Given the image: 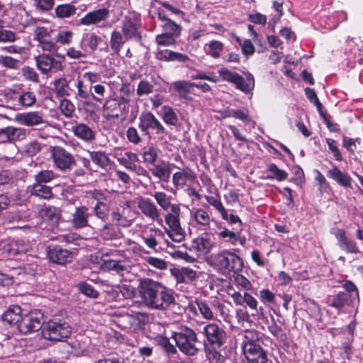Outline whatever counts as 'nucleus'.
<instances>
[{
    "label": "nucleus",
    "instance_id": "obj_13",
    "mask_svg": "<svg viewBox=\"0 0 363 363\" xmlns=\"http://www.w3.org/2000/svg\"><path fill=\"white\" fill-rule=\"evenodd\" d=\"M29 249V243L23 240L4 241L0 245V253L4 257H12L26 253Z\"/></svg>",
    "mask_w": 363,
    "mask_h": 363
},
{
    "label": "nucleus",
    "instance_id": "obj_46",
    "mask_svg": "<svg viewBox=\"0 0 363 363\" xmlns=\"http://www.w3.org/2000/svg\"><path fill=\"white\" fill-rule=\"evenodd\" d=\"M91 211L92 214L94 213V216L101 220H104L108 213V207L107 203L104 201L96 202V204Z\"/></svg>",
    "mask_w": 363,
    "mask_h": 363
},
{
    "label": "nucleus",
    "instance_id": "obj_16",
    "mask_svg": "<svg viewBox=\"0 0 363 363\" xmlns=\"http://www.w3.org/2000/svg\"><path fill=\"white\" fill-rule=\"evenodd\" d=\"M46 252L52 262L61 265L72 262L73 258L72 252L67 249H62L60 246L53 247L48 246L46 248Z\"/></svg>",
    "mask_w": 363,
    "mask_h": 363
},
{
    "label": "nucleus",
    "instance_id": "obj_37",
    "mask_svg": "<svg viewBox=\"0 0 363 363\" xmlns=\"http://www.w3.org/2000/svg\"><path fill=\"white\" fill-rule=\"evenodd\" d=\"M40 214L44 219L50 221L52 224L57 223L60 217V210L54 206H45L41 209Z\"/></svg>",
    "mask_w": 363,
    "mask_h": 363
},
{
    "label": "nucleus",
    "instance_id": "obj_8",
    "mask_svg": "<svg viewBox=\"0 0 363 363\" xmlns=\"http://www.w3.org/2000/svg\"><path fill=\"white\" fill-rule=\"evenodd\" d=\"M43 323V314L40 311L34 310L22 315L18 329L21 334L26 335L38 331Z\"/></svg>",
    "mask_w": 363,
    "mask_h": 363
},
{
    "label": "nucleus",
    "instance_id": "obj_34",
    "mask_svg": "<svg viewBox=\"0 0 363 363\" xmlns=\"http://www.w3.org/2000/svg\"><path fill=\"white\" fill-rule=\"evenodd\" d=\"M192 247L202 253H208L213 247V243L208 238L198 237L193 240Z\"/></svg>",
    "mask_w": 363,
    "mask_h": 363
},
{
    "label": "nucleus",
    "instance_id": "obj_18",
    "mask_svg": "<svg viewBox=\"0 0 363 363\" xmlns=\"http://www.w3.org/2000/svg\"><path fill=\"white\" fill-rule=\"evenodd\" d=\"M140 23L137 18L125 17L123 21L122 32L126 40L135 39L137 41L141 40L139 32Z\"/></svg>",
    "mask_w": 363,
    "mask_h": 363
},
{
    "label": "nucleus",
    "instance_id": "obj_29",
    "mask_svg": "<svg viewBox=\"0 0 363 363\" xmlns=\"http://www.w3.org/2000/svg\"><path fill=\"white\" fill-rule=\"evenodd\" d=\"M22 315V308L19 306L13 305L4 313L1 319L10 325H19Z\"/></svg>",
    "mask_w": 363,
    "mask_h": 363
},
{
    "label": "nucleus",
    "instance_id": "obj_47",
    "mask_svg": "<svg viewBox=\"0 0 363 363\" xmlns=\"http://www.w3.org/2000/svg\"><path fill=\"white\" fill-rule=\"evenodd\" d=\"M76 87L77 89V96L83 100H90L91 97V86L88 89L84 86V82L81 79H77Z\"/></svg>",
    "mask_w": 363,
    "mask_h": 363
},
{
    "label": "nucleus",
    "instance_id": "obj_19",
    "mask_svg": "<svg viewBox=\"0 0 363 363\" xmlns=\"http://www.w3.org/2000/svg\"><path fill=\"white\" fill-rule=\"evenodd\" d=\"M27 135V131L23 128L8 126L0 129V143L23 140Z\"/></svg>",
    "mask_w": 363,
    "mask_h": 363
},
{
    "label": "nucleus",
    "instance_id": "obj_9",
    "mask_svg": "<svg viewBox=\"0 0 363 363\" xmlns=\"http://www.w3.org/2000/svg\"><path fill=\"white\" fill-rule=\"evenodd\" d=\"M138 127L143 135L148 138H150L152 134L160 135L166 133L164 126L151 112L140 114Z\"/></svg>",
    "mask_w": 363,
    "mask_h": 363
},
{
    "label": "nucleus",
    "instance_id": "obj_14",
    "mask_svg": "<svg viewBox=\"0 0 363 363\" xmlns=\"http://www.w3.org/2000/svg\"><path fill=\"white\" fill-rule=\"evenodd\" d=\"M137 205L138 209L146 218L158 223L162 222L160 209L151 199L140 196L137 200Z\"/></svg>",
    "mask_w": 363,
    "mask_h": 363
},
{
    "label": "nucleus",
    "instance_id": "obj_1",
    "mask_svg": "<svg viewBox=\"0 0 363 363\" xmlns=\"http://www.w3.org/2000/svg\"><path fill=\"white\" fill-rule=\"evenodd\" d=\"M138 292L143 302L149 308L167 310L175 303V298L165 286L150 278L140 280Z\"/></svg>",
    "mask_w": 363,
    "mask_h": 363
},
{
    "label": "nucleus",
    "instance_id": "obj_2",
    "mask_svg": "<svg viewBox=\"0 0 363 363\" xmlns=\"http://www.w3.org/2000/svg\"><path fill=\"white\" fill-rule=\"evenodd\" d=\"M205 337L204 351L209 359L218 360L220 354L216 350L222 347L227 342L228 334L225 327L220 323H208L201 332Z\"/></svg>",
    "mask_w": 363,
    "mask_h": 363
},
{
    "label": "nucleus",
    "instance_id": "obj_20",
    "mask_svg": "<svg viewBox=\"0 0 363 363\" xmlns=\"http://www.w3.org/2000/svg\"><path fill=\"white\" fill-rule=\"evenodd\" d=\"M109 17V11L107 9H100L87 13L80 19V23L84 26L98 24L105 21Z\"/></svg>",
    "mask_w": 363,
    "mask_h": 363
},
{
    "label": "nucleus",
    "instance_id": "obj_57",
    "mask_svg": "<svg viewBox=\"0 0 363 363\" xmlns=\"http://www.w3.org/2000/svg\"><path fill=\"white\" fill-rule=\"evenodd\" d=\"M60 108L67 117L71 116L75 109L74 104L66 99H60Z\"/></svg>",
    "mask_w": 363,
    "mask_h": 363
},
{
    "label": "nucleus",
    "instance_id": "obj_61",
    "mask_svg": "<svg viewBox=\"0 0 363 363\" xmlns=\"http://www.w3.org/2000/svg\"><path fill=\"white\" fill-rule=\"evenodd\" d=\"M232 117L239 119L245 124H248L250 121V118L248 111L245 109H233L231 111Z\"/></svg>",
    "mask_w": 363,
    "mask_h": 363
},
{
    "label": "nucleus",
    "instance_id": "obj_15",
    "mask_svg": "<svg viewBox=\"0 0 363 363\" xmlns=\"http://www.w3.org/2000/svg\"><path fill=\"white\" fill-rule=\"evenodd\" d=\"M337 240L339 247L347 253L357 254L360 251L357 242L346 235V231L341 228H333L331 232Z\"/></svg>",
    "mask_w": 363,
    "mask_h": 363
},
{
    "label": "nucleus",
    "instance_id": "obj_3",
    "mask_svg": "<svg viewBox=\"0 0 363 363\" xmlns=\"http://www.w3.org/2000/svg\"><path fill=\"white\" fill-rule=\"evenodd\" d=\"M207 263L223 273L241 272L244 267L242 259L235 253L223 250L206 258Z\"/></svg>",
    "mask_w": 363,
    "mask_h": 363
},
{
    "label": "nucleus",
    "instance_id": "obj_4",
    "mask_svg": "<svg viewBox=\"0 0 363 363\" xmlns=\"http://www.w3.org/2000/svg\"><path fill=\"white\" fill-rule=\"evenodd\" d=\"M171 337L182 353L189 356L198 353L199 349L197 345L199 342L197 334L192 328L182 325L177 331L172 332Z\"/></svg>",
    "mask_w": 363,
    "mask_h": 363
},
{
    "label": "nucleus",
    "instance_id": "obj_33",
    "mask_svg": "<svg viewBox=\"0 0 363 363\" xmlns=\"http://www.w3.org/2000/svg\"><path fill=\"white\" fill-rule=\"evenodd\" d=\"M91 160L99 167L106 169L111 165V159L104 151L89 152Z\"/></svg>",
    "mask_w": 363,
    "mask_h": 363
},
{
    "label": "nucleus",
    "instance_id": "obj_28",
    "mask_svg": "<svg viewBox=\"0 0 363 363\" xmlns=\"http://www.w3.org/2000/svg\"><path fill=\"white\" fill-rule=\"evenodd\" d=\"M327 176L342 187L347 188L352 185L351 177L348 174L342 172L337 166H333L332 169H329Z\"/></svg>",
    "mask_w": 363,
    "mask_h": 363
},
{
    "label": "nucleus",
    "instance_id": "obj_11",
    "mask_svg": "<svg viewBox=\"0 0 363 363\" xmlns=\"http://www.w3.org/2000/svg\"><path fill=\"white\" fill-rule=\"evenodd\" d=\"M196 303L201 316L207 320H213L216 313L224 314L225 306L216 298L208 301L196 300Z\"/></svg>",
    "mask_w": 363,
    "mask_h": 363
},
{
    "label": "nucleus",
    "instance_id": "obj_53",
    "mask_svg": "<svg viewBox=\"0 0 363 363\" xmlns=\"http://www.w3.org/2000/svg\"><path fill=\"white\" fill-rule=\"evenodd\" d=\"M178 36L162 33L156 36V42L159 45L169 46L175 44V38Z\"/></svg>",
    "mask_w": 363,
    "mask_h": 363
},
{
    "label": "nucleus",
    "instance_id": "obj_7",
    "mask_svg": "<svg viewBox=\"0 0 363 363\" xmlns=\"http://www.w3.org/2000/svg\"><path fill=\"white\" fill-rule=\"evenodd\" d=\"M72 333L71 326L65 321H48L42 330L43 337L49 340L63 341Z\"/></svg>",
    "mask_w": 363,
    "mask_h": 363
},
{
    "label": "nucleus",
    "instance_id": "obj_59",
    "mask_svg": "<svg viewBox=\"0 0 363 363\" xmlns=\"http://www.w3.org/2000/svg\"><path fill=\"white\" fill-rule=\"evenodd\" d=\"M234 280L235 284L244 290H250L252 288L251 282L243 275L238 274V272L235 273Z\"/></svg>",
    "mask_w": 363,
    "mask_h": 363
},
{
    "label": "nucleus",
    "instance_id": "obj_25",
    "mask_svg": "<svg viewBox=\"0 0 363 363\" xmlns=\"http://www.w3.org/2000/svg\"><path fill=\"white\" fill-rule=\"evenodd\" d=\"M107 255H103L101 267L104 271H113L120 276H123L125 272H128V267L123 261L115 260L113 259H106Z\"/></svg>",
    "mask_w": 363,
    "mask_h": 363
},
{
    "label": "nucleus",
    "instance_id": "obj_44",
    "mask_svg": "<svg viewBox=\"0 0 363 363\" xmlns=\"http://www.w3.org/2000/svg\"><path fill=\"white\" fill-rule=\"evenodd\" d=\"M352 298V294L340 291L333 298L330 306L333 308L340 309L348 303L349 299Z\"/></svg>",
    "mask_w": 363,
    "mask_h": 363
},
{
    "label": "nucleus",
    "instance_id": "obj_60",
    "mask_svg": "<svg viewBox=\"0 0 363 363\" xmlns=\"http://www.w3.org/2000/svg\"><path fill=\"white\" fill-rule=\"evenodd\" d=\"M118 288L124 298L130 299L135 296V289L130 284H123Z\"/></svg>",
    "mask_w": 363,
    "mask_h": 363
},
{
    "label": "nucleus",
    "instance_id": "obj_35",
    "mask_svg": "<svg viewBox=\"0 0 363 363\" xmlns=\"http://www.w3.org/2000/svg\"><path fill=\"white\" fill-rule=\"evenodd\" d=\"M36 65L43 74L48 73L53 67V58L48 55H40L35 57Z\"/></svg>",
    "mask_w": 363,
    "mask_h": 363
},
{
    "label": "nucleus",
    "instance_id": "obj_63",
    "mask_svg": "<svg viewBox=\"0 0 363 363\" xmlns=\"http://www.w3.org/2000/svg\"><path fill=\"white\" fill-rule=\"evenodd\" d=\"M80 291L84 295L91 297L96 298L99 296V293L96 291L94 287L87 283H81L79 284Z\"/></svg>",
    "mask_w": 363,
    "mask_h": 363
},
{
    "label": "nucleus",
    "instance_id": "obj_17",
    "mask_svg": "<svg viewBox=\"0 0 363 363\" xmlns=\"http://www.w3.org/2000/svg\"><path fill=\"white\" fill-rule=\"evenodd\" d=\"M125 107L126 101L123 97L108 99L104 104V109L110 118H118Z\"/></svg>",
    "mask_w": 363,
    "mask_h": 363
},
{
    "label": "nucleus",
    "instance_id": "obj_56",
    "mask_svg": "<svg viewBox=\"0 0 363 363\" xmlns=\"http://www.w3.org/2000/svg\"><path fill=\"white\" fill-rule=\"evenodd\" d=\"M73 33L70 30H60L55 38L57 43L61 45H67L71 43Z\"/></svg>",
    "mask_w": 363,
    "mask_h": 363
},
{
    "label": "nucleus",
    "instance_id": "obj_38",
    "mask_svg": "<svg viewBox=\"0 0 363 363\" xmlns=\"http://www.w3.org/2000/svg\"><path fill=\"white\" fill-rule=\"evenodd\" d=\"M53 91L58 99L68 96V83L65 78H59L53 82Z\"/></svg>",
    "mask_w": 363,
    "mask_h": 363
},
{
    "label": "nucleus",
    "instance_id": "obj_30",
    "mask_svg": "<svg viewBox=\"0 0 363 363\" xmlns=\"http://www.w3.org/2000/svg\"><path fill=\"white\" fill-rule=\"evenodd\" d=\"M101 40V38L95 33H86L82 38L80 47L85 52H88L87 49H89L91 52H94L96 50Z\"/></svg>",
    "mask_w": 363,
    "mask_h": 363
},
{
    "label": "nucleus",
    "instance_id": "obj_26",
    "mask_svg": "<svg viewBox=\"0 0 363 363\" xmlns=\"http://www.w3.org/2000/svg\"><path fill=\"white\" fill-rule=\"evenodd\" d=\"M149 171L155 177L163 182L169 181L172 172L169 164L164 161L153 164Z\"/></svg>",
    "mask_w": 363,
    "mask_h": 363
},
{
    "label": "nucleus",
    "instance_id": "obj_58",
    "mask_svg": "<svg viewBox=\"0 0 363 363\" xmlns=\"http://www.w3.org/2000/svg\"><path fill=\"white\" fill-rule=\"evenodd\" d=\"M194 216L197 223L200 225H207L210 223V217L208 213L203 209L196 210Z\"/></svg>",
    "mask_w": 363,
    "mask_h": 363
},
{
    "label": "nucleus",
    "instance_id": "obj_12",
    "mask_svg": "<svg viewBox=\"0 0 363 363\" xmlns=\"http://www.w3.org/2000/svg\"><path fill=\"white\" fill-rule=\"evenodd\" d=\"M51 156L55 165L62 171L71 170L76 164L73 155L59 146L52 148Z\"/></svg>",
    "mask_w": 363,
    "mask_h": 363
},
{
    "label": "nucleus",
    "instance_id": "obj_49",
    "mask_svg": "<svg viewBox=\"0 0 363 363\" xmlns=\"http://www.w3.org/2000/svg\"><path fill=\"white\" fill-rule=\"evenodd\" d=\"M206 199L211 206H213L221 214L223 218L228 217V212L219 199L213 196H206Z\"/></svg>",
    "mask_w": 363,
    "mask_h": 363
},
{
    "label": "nucleus",
    "instance_id": "obj_32",
    "mask_svg": "<svg viewBox=\"0 0 363 363\" xmlns=\"http://www.w3.org/2000/svg\"><path fill=\"white\" fill-rule=\"evenodd\" d=\"M235 87L245 94L250 93L255 88V79L251 73H247L245 79L241 75L235 83Z\"/></svg>",
    "mask_w": 363,
    "mask_h": 363
},
{
    "label": "nucleus",
    "instance_id": "obj_23",
    "mask_svg": "<svg viewBox=\"0 0 363 363\" xmlns=\"http://www.w3.org/2000/svg\"><path fill=\"white\" fill-rule=\"evenodd\" d=\"M157 16L161 21V27L164 31L163 33L168 35L179 36L182 31V28L179 25L167 18L164 12L158 11Z\"/></svg>",
    "mask_w": 363,
    "mask_h": 363
},
{
    "label": "nucleus",
    "instance_id": "obj_50",
    "mask_svg": "<svg viewBox=\"0 0 363 363\" xmlns=\"http://www.w3.org/2000/svg\"><path fill=\"white\" fill-rule=\"evenodd\" d=\"M36 101L35 95L32 91H24L20 93L19 106H30Z\"/></svg>",
    "mask_w": 363,
    "mask_h": 363
},
{
    "label": "nucleus",
    "instance_id": "obj_6",
    "mask_svg": "<svg viewBox=\"0 0 363 363\" xmlns=\"http://www.w3.org/2000/svg\"><path fill=\"white\" fill-rule=\"evenodd\" d=\"M253 331H247L242 345L243 353L249 363H267V355L260 345L252 340Z\"/></svg>",
    "mask_w": 363,
    "mask_h": 363
},
{
    "label": "nucleus",
    "instance_id": "obj_45",
    "mask_svg": "<svg viewBox=\"0 0 363 363\" xmlns=\"http://www.w3.org/2000/svg\"><path fill=\"white\" fill-rule=\"evenodd\" d=\"M142 155L144 162L153 165L158 158V150L153 146H149L144 148Z\"/></svg>",
    "mask_w": 363,
    "mask_h": 363
},
{
    "label": "nucleus",
    "instance_id": "obj_10",
    "mask_svg": "<svg viewBox=\"0 0 363 363\" xmlns=\"http://www.w3.org/2000/svg\"><path fill=\"white\" fill-rule=\"evenodd\" d=\"M94 217L92 211L85 206H81L75 208L72 216L71 223L74 228L79 229L86 227L96 229L99 225L91 220Z\"/></svg>",
    "mask_w": 363,
    "mask_h": 363
},
{
    "label": "nucleus",
    "instance_id": "obj_55",
    "mask_svg": "<svg viewBox=\"0 0 363 363\" xmlns=\"http://www.w3.org/2000/svg\"><path fill=\"white\" fill-rule=\"evenodd\" d=\"M55 177V174L51 170H43L39 172L35 176L36 183H47L52 180Z\"/></svg>",
    "mask_w": 363,
    "mask_h": 363
},
{
    "label": "nucleus",
    "instance_id": "obj_31",
    "mask_svg": "<svg viewBox=\"0 0 363 363\" xmlns=\"http://www.w3.org/2000/svg\"><path fill=\"white\" fill-rule=\"evenodd\" d=\"M153 198L155 199L158 206L164 211H168L169 210L172 211L173 210V207L176 208L180 206V204L172 203V197L163 191H155L153 194Z\"/></svg>",
    "mask_w": 363,
    "mask_h": 363
},
{
    "label": "nucleus",
    "instance_id": "obj_42",
    "mask_svg": "<svg viewBox=\"0 0 363 363\" xmlns=\"http://www.w3.org/2000/svg\"><path fill=\"white\" fill-rule=\"evenodd\" d=\"M208 50H206L207 55H210L214 59H218L220 56V52L224 49V45L218 40H211L207 45Z\"/></svg>",
    "mask_w": 363,
    "mask_h": 363
},
{
    "label": "nucleus",
    "instance_id": "obj_27",
    "mask_svg": "<svg viewBox=\"0 0 363 363\" xmlns=\"http://www.w3.org/2000/svg\"><path fill=\"white\" fill-rule=\"evenodd\" d=\"M72 131L74 135L85 143H91L95 140V132L84 123H77L73 125Z\"/></svg>",
    "mask_w": 363,
    "mask_h": 363
},
{
    "label": "nucleus",
    "instance_id": "obj_41",
    "mask_svg": "<svg viewBox=\"0 0 363 363\" xmlns=\"http://www.w3.org/2000/svg\"><path fill=\"white\" fill-rule=\"evenodd\" d=\"M125 43V40L119 31L114 30L111 33L110 45L111 50L118 54L121 50L122 45Z\"/></svg>",
    "mask_w": 363,
    "mask_h": 363
},
{
    "label": "nucleus",
    "instance_id": "obj_40",
    "mask_svg": "<svg viewBox=\"0 0 363 363\" xmlns=\"http://www.w3.org/2000/svg\"><path fill=\"white\" fill-rule=\"evenodd\" d=\"M77 8L72 4H62L55 9L56 16L60 18H69L75 14Z\"/></svg>",
    "mask_w": 363,
    "mask_h": 363
},
{
    "label": "nucleus",
    "instance_id": "obj_5",
    "mask_svg": "<svg viewBox=\"0 0 363 363\" xmlns=\"http://www.w3.org/2000/svg\"><path fill=\"white\" fill-rule=\"evenodd\" d=\"M180 206L174 208L164 215V221L168 228H164V232L167 236L174 242H181L185 238V231L183 230L180 223Z\"/></svg>",
    "mask_w": 363,
    "mask_h": 363
},
{
    "label": "nucleus",
    "instance_id": "obj_43",
    "mask_svg": "<svg viewBox=\"0 0 363 363\" xmlns=\"http://www.w3.org/2000/svg\"><path fill=\"white\" fill-rule=\"evenodd\" d=\"M175 91L183 98H186L187 95L191 92V88L194 84L187 81H177L173 84Z\"/></svg>",
    "mask_w": 363,
    "mask_h": 363
},
{
    "label": "nucleus",
    "instance_id": "obj_36",
    "mask_svg": "<svg viewBox=\"0 0 363 363\" xmlns=\"http://www.w3.org/2000/svg\"><path fill=\"white\" fill-rule=\"evenodd\" d=\"M30 193L33 196L45 199H50L52 196L51 188L40 183L33 185Z\"/></svg>",
    "mask_w": 363,
    "mask_h": 363
},
{
    "label": "nucleus",
    "instance_id": "obj_54",
    "mask_svg": "<svg viewBox=\"0 0 363 363\" xmlns=\"http://www.w3.org/2000/svg\"><path fill=\"white\" fill-rule=\"evenodd\" d=\"M0 65L9 69H18L21 62L9 56L0 55Z\"/></svg>",
    "mask_w": 363,
    "mask_h": 363
},
{
    "label": "nucleus",
    "instance_id": "obj_39",
    "mask_svg": "<svg viewBox=\"0 0 363 363\" xmlns=\"http://www.w3.org/2000/svg\"><path fill=\"white\" fill-rule=\"evenodd\" d=\"M267 172H269V174L267 177V179H277L279 182L286 179L288 177L286 172L279 169L278 167L273 163L268 166Z\"/></svg>",
    "mask_w": 363,
    "mask_h": 363
},
{
    "label": "nucleus",
    "instance_id": "obj_22",
    "mask_svg": "<svg viewBox=\"0 0 363 363\" xmlns=\"http://www.w3.org/2000/svg\"><path fill=\"white\" fill-rule=\"evenodd\" d=\"M15 120L26 126H34L44 123L42 115L37 111L17 113Z\"/></svg>",
    "mask_w": 363,
    "mask_h": 363
},
{
    "label": "nucleus",
    "instance_id": "obj_48",
    "mask_svg": "<svg viewBox=\"0 0 363 363\" xmlns=\"http://www.w3.org/2000/svg\"><path fill=\"white\" fill-rule=\"evenodd\" d=\"M163 114L162 118L167 125H175L177 123L178 118L174 109L165 106L162 108Z\"/></svg>",
    "mask_w": 363,
    "mask_h": 363
},
{
    "label": "nucleus",
    "instance_id": "obj_64",
    "mask_svg": "<svg viewBox=\"0 0 363 363\" xmlns=\"http://www.w3.org/2000/svg\"><path fill=\"white\" fill-rule=\"evenodd\" d=\"M126 136L128 140L135 144L138 145L143 140L142 138L139 135L137 129L134 127H129L126 131Z\"/></svg>",
    "mask_w": 363,
    "mask_h": 363
},
{
    "label": "nucleus",
    "instance_id": "obj_21",
    "mask_svg": "<svg viewBox=\"0 0 363 363\" xmlns=\"http://www.w3.org/2000/svg\"><path fill=\"white\" fill-rule=\"evenodd\" d=\"M131 213V208L126 204L122 208H117L112 213V220L116 225L129 227L132 224L133 218L129 217Z\"/></svg>",
    "mask_w": 363,
    "mask_h": 363
},
{
    "label": "nucleus",
    "instance_id": "obj_24",
    "mask_svg": "<svg viewBox=\"0 0 363 363\" xmlns=\"http://www.w3.org/2000/svg\"><path fill=\"white\" fill-rule=\"evenodd\" d=\"M196 178V173L189 167L186 166L182 171L177 172L173 174L172 183L177 188L183 187L188 180L194 181Z\"/></svg>",
    "mask_w": 363,
    "mask_h": 363
},
{
    "label": "nucleus",
    "instance_id": "obj_62",
    "mask_svg": "<svg viewBox=\"0 0 363 363\" xmlns=\"http://www.w3.org/2000/svg\"><path fill=\"white\" fill-rule=\"evenodd\" d=\"M4 96L8 104L14 107L19 106L20 93L18 91L10 89L6 92Z\"/></svg>",
    "mask_w": 363,
    "mask_h": 363
},
{
    "label": "nucleus",
    "instance_id": "obj_51",
    "mask_svg": "<svg viewBox=\"0 0 363 363\" xmlns=\"http://www.w3.org/2000/svg\"><path fill=\"white\" fill-rule=\"evenodd\" d=\"M154 86L147 80H141L137 88V95L139 96L148 95L153 92Z\"/></svg>",
    "mask_w": 363,
    "mask_h": 363
},
{
    "label": "nucleus",
    "instance_id": "obj_52",
    "mask_svg": "<svg viewBox=\"0 0 363 363\" xmlns=\"http://www.w3.org/2000/svg\"><path fill=\"white\" fill-rule=\"evenodd\" d=\"M219 75L222 77L223 80L231 82L235 84L236 81L239 79L240 74L233 72L227 68L222 67L218 70Z\"/></svg>",
    "mask_w": 363,
    "mask_h": 363
}]
</instances>
